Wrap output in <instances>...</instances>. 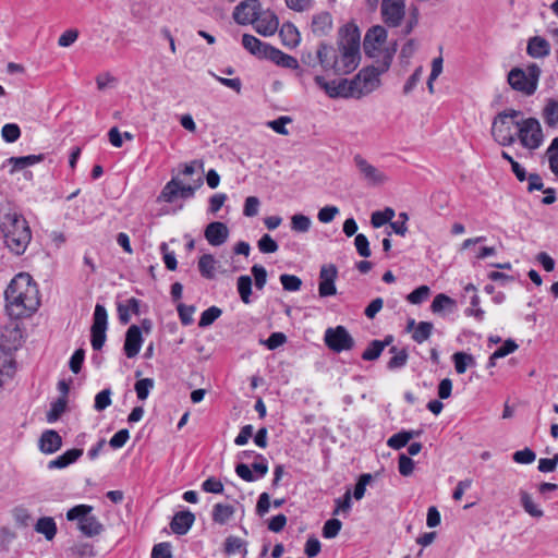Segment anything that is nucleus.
<instances>
[{
  "mask_svg": "<svg viewBox=\"0 0 558 558\" xmlns=\"http://www.w3.org/2000/svg\"><path fill=\"white\" fill-rule=\"evenodd\" d=\"M380 13L388 27H398L405 16L404 0H381Z\"/></svg>",
  "mask_w": 558,
  "mask_h": 558,
  "instance_id": "14",
  "label": "nucleus"
},
{
  "mask_svg": "<svg viewBox=\"0 0 558 558\" xmlns=\"http://www.w3.org/2000/svg\"><path fill=\"white\" fill-rule=\"evenodd\" d=\"M354 165L362 180L369 186H379L385 184L389 178L379 168L368 162L362 155L356 154L353 157Z\"/></svg>",
  "mask_w": 558,
  "mask_h": 558,
  "instance_id": "11",
  "label": "nucleus"
},
{
  "mask_svg": "<svg viewBox=\"0 0 558 558\" xmlns=\"http://www.w3.org/2000/svg\"><path fill=\"white\" fill-rule=\"evenodd\" d=\"M83 449L78 448L66 450L62 454L58 456L56 459L50 460L48 462L47 468L49 470L64 469L71 465L72 463L76 462L83 456Z\"/></svg>",
  "mask_w": 558,
  "mask_h": 558,
  "instance_id": "27",
  "label": "nucleus"
},
{
  "mask_svg": "<svg viewBox=\"0 0 558 558\" xmlns=\"http://www.w3.org/2000/svg\"><path fill=\"white\" fill-rule=\"evenodd\" d=\"M338 269L333 264L324 265L319 271L318 295L327 298L337 293L336 279Z\"/></svg>",
  "mask_w": 558,
  "mask_h": 558,
  "instance_id": "16",
  "label": "nucleus"
},
{
  "mask_svg": "<svg viewBox=\"0 0 558 558\" xmlns=\"http://www.w3.org/2000/svg\"><path fill=\"white\" fill-rule=\"evenodd\" d=\"M5 310L11 318H22L39 306L37 284L25 272L16 275L4 291Z\"/></svg>",
  "mask_w": 558,
  "mask_h": 558,
  "instance_id": "2",
  "label": "nucleus"
},
{
  "mask_svg": "<svg viewBox=\"0 0 558 558\" xmlns=\"http://www.w3.org/2000/svg\"><path fill=\"white\" fill-rule=\"evenodd\" d=\"M177 310L182 325L189 326L193 323V314L195 312V306L179 303Z\"/></svg>",
  "mask_w": 558,
  "mask_h": 558,
  "instance_id": "60",
  "label": "nucleus"
},
{
  "mask_svg": "<svg viewBox=\"0 0 558 558\" xmlns=\"http://www.w3.org/2000/svg\"><path fill=\"white\" fill-rule=\"evenodd\" d=\"M513 124L519 129L518 137L523 147L536 149L542 145L543 131L537 119L527 118L522 122L514 121Z\"/></svg>",
  "mask_w": 558,
  "mask_h": 558,
  "instance_id": "7",
  "label": "nucleus"
},
{
  "mask_svg": "<svg viewBox=\"0 0 558 558\" xmlns=\"http://www.w3.org/2000/svg\"><path fill=\"white\" fill-rule=\"evenodd\" d=\"M315 84L320 87L330 98H349L354 97L351 81L345 78L339 81H326L324 76L316 75L314 77Z\"/></svg>",
  "mask_w": 558,
  "mask_h": 558,
  "instance_id": "13",
  "label": "nucleus"
},
{
  "mask_svg": "<svg viewBox=\"0 0 558 558\" xmlns=\"http://www.w3.org/2000/svg\"><path fill=\"white\" fill-rule=\"evenodd\" d=\"M195 522V515L190 510L177 512L171 522L170 527L177 535H185Z\"/></svg>",
  "mask_w": 558,
  "mask_h": 558,
  "instance_id": "22",
  "label": "nucleus"
},
{
  "mask_svg": "<svg viewBox=\"0 0 558 558\" xmlns=\"http://www.w3.org/2000/svg\"><path fill=\"white\" fill-rule=\"evenodd\" d=\"M354 245L360 256L369 257L372 252L369 248L368 239L363 234L359 233L354 239Z\"/></svg>",
  "mask_w": 558,
  "mask_h": 558,
  "instance_id": "62",
  "label": "nucleus"
},
{
  "mask_svg": "<svg viewBox=\"0 0 558 558\" xmlns=\"http://www.w3.org/2000/svg\"><path fill=\"white\" fill-rule=\"evenodd\" d=\"M38 446L43 453L52 454L61 448L62 438L58 432L47 429L41 434Z\"/></svg>",
  "mask_w": 558,
  "mask_h": 558,
  "instance_id": "23",
  "label": "nucleus"
},
{
  "mask_svg": "<svg viewBox=\"0 0 558 558\" xmlns=\"http://www.w3.org/2000/svg\"><path fill=\"white\" fill-rule=\"evenodd\" d=\"M242 46L252 54L266 59L269 48L271 45L259 40L257 37L251 34H244L242 36Z\"/></svg>",
  "mask_w": 558,
  "mask_h": 558,
  "instance_id": "25",
  "label": "nucleus"
},
{
  "mask_svg": "<svg viewBox=\"0 0 558 558\" xmlns=\"http://www.w3.org/2000/svg\"><path fill=\"white\" fill-rule=\"evenodd\" d=\"M43 159L44 155H27L21 157H10L7 159L5 162L12 166L10 172L14 173L19 170H23L27 167L34 166L43 161Z\"/></svg>",
  "mask_w": 558,
  "mask_h": 558,
  "instance_id": "32",
  "label": "nucleus"
},
{
  "mask_svg": "<svg viewBox=\"0 0 558 558\" xmlns=\"http://www.w3.org/2000/svg\"><path fill=\"white\" fill-rule=\"evenodd\" d=\"M222 314V311L213 305L205 310L199 318L198 326L204 328L210 326L216 319H218Z\"/></svg>",
  "mask_w": 558,
  "mask_h": 558,
  "instance_id": "50",
  "label": "nucleus"
},
{
  "mask_svg": "<svg viewBox=\"0 0 558 558\" xmlns=\"http://www.w3.org/2000/svg\"><path fill=\"white\" fill-rule=\"evenodd\" d=\"M389 353H391L392 356L387 363L388 369H400L407 365L409 359L407 349L399 350L397 347H391Z\"/></svg>",
  "mask_w": 558,
  "mask_h": 558,
  "instance_id": "36",
  "label": "nucleus"
},
{
  "mask_svg": "<svg viewBox=\"0 0 558 558\" xmlns=\"http://www.w3.org/2000/svg\"><path fill=\"white\" fill-rule=\"evenodd\" d=\"M254 29L262 36H272L279 28V19L275 12L270 10L263 11L257 15L256 21L252 23Z\"/></svg>",
  "mask_w": 558,
  "mask_h": 558,
  "instance_id": "18",
  "label": "nucleus"
},
{
  "mask_svg": "<svg viewBox=\"0 0 558 558\" xmlns=\"http://www.w3.org/2000/svg\"><path fill=\"white\" fill-rule=\"evenodd\" d=\"M268 470V461L263 454H255V460L251 465L246 463H238L235 465L236 475L248 483L265 477Z\"/></svg>",
  "mask_w": 558,
  "mask_h": 558,
  "instance_id": "12",
  "label": "nucleus"
},
{
  "mask_svg": "<svg viewBox=\"0 0 558 558\" xmlns=\"http://www.w3.org/2000/svg\"><path fill=\"white\" fill-rule=\"evenodd\" d=\"M266 59L286 69L294 70L299 68V61L294 57L287 54L272 46L269 48Z\"/></svg>",
  "mask_w": 558,
  "mask_h": 558,
  "instance_id": "28",
  "label": "nucleus"
},
{
  "mask_svg": "<svg viewBox=\"0 0 558 558\" xmlns=\"http://www.w3.org/2000/svg\"><path fill=\"white\" fill-rule=\"evenodd\" d=\"M332 24L331 14L327 11H323L313 15L311 29L315 36L322 37L328 35L331 32Z\"/></svg>",
  "mask_w": 558,
  "mask_h": 558,
  "instance_id": "24",
  "label": "nucleus"
},
{
  "mask_svg": "<svg viewBox=\"0 0 558 558\" xmlns=\"http://www.w3.org/2000/svg\"><path fill=\"white\" fill-rule=\"evenodd\" d=\"M235 508L232 505L218 502L214 505L211 519L215 523L223 525L234 515Z\"/></svg>",
  "mask_w": 558,
  "mask_h": 558,
  "instance_id": "33",
  "label": "nucleus"
},
{
  "mask_svg": "<svg viewBox=\"0 0 558 558\" xmlns=\"http://www.w3.org/2000/svg\"><path fill=\"white\" fill-rule=\"evenodd\" d=\"M492 135L502 146H509L514 143L515 135L512 132L511 125L506 121V114H498L495 118L492 125Z\"/></svg>",
  "mask_w": 558,
  "mask_h": 558,
  "instance_id": "17",
  "label": "nucleus"
},
{
  "mask_svg": "<svg viewBox=\"0 0 558 558\" xmlns=\"http://www.w3.org/2000/svg\"><path fill=\"white\" fill-rule=\"evenodd\" d=\"M111 404V390L104 389L99 391L95 397L94 408L100 412L106 410Z\"/></svg>",
  "mask_w": 558,
  "mask_h": 558,
  "instance_id": "58",
  "label": "nucleus"
},
{
  "mask_svg": "<svg viewBox=\"0 0 558 558\" xmlns=\"http://www.w3.org/2000/svg\"><path fill=\"white\" fill-rule=\"evenodd\" d=\"M430 290L427 286H421L408 294L407 300L412 304H421L429 296Z\"/></svg>",
  "mask_w": 558,
  "mask_h": 558,
  "instance_id": "61",
  "label": "nucleus"
},
{
  "mask_svg": "<svg viewBox=\"0 0 558 558\" xmlns=\"http://www.w3.org/2000/svg\"><path fill=\"white\" fill-rule=\"evenodd\" d=\"M141 301L130 298L124 303H118L117 311L121 324L126 325L131 319V313L137 315L140 313Z\"/></svg>",
  "mask_w": 558,
  "mask_h": 558,
  "instance_id": "30",
  "label": "nucleus"
},
{
  "mask_svg": "<svg viewBox=\"0 0 558 558\" xmlns=\"http://www.w3.org/2000/svg\"><path fill=\"white\" fill-rule=\"evenodd\" d=\"M384 71L385 69L379 70L375 66L362 69L355 77L351 80L354 98H361L377 89L380 85L379 76Z\"/></svg>",
  "mask_w": 558,
  "mask_h": 558,
  "instance_id": "6",
  "label": "nucleus"
},
{
  "mask_svg": "<svg viewBox=\"0 0 558 558\" xmlns=\"http://www.w3.org/2000/svg\"><path fill=\"white\" fill-rule=\"evenodd\" d=\"M107 328H108V313L106 307L97 303L95 305L94 314H93V324L90 327V344L93 350L99 351L102 349L106 339H107Z\"/></svg>",
  "mask_w": 558,
  "mask_h": 558,
  "instance_id": "9",
  "label": "nucleus"
},
{
  "mask_svg": "<svg viewBox=\"0 0 558 558\" xmlns=\"http://www.w3.org/2000/svg\"><path fill=\"white\" fill-rule=\"evenodd\" d=\"M433 327V324L429 322H420L414 329L412 339L416 343H423L430 337Z\"/></svg>",
  "mask_w": 558,
  "mask_h": 558,
  "instance_id": "46",
  "label": "nucleus"
},
{
  "mask_svg": "<svg viewBox=\"0 0 558 558\" xmlns=\"http://www.w3.org/2000/svg\"><path fill=\"white\" fill-rule=\"evenodd\" d=\"M2 232L7 247L16 255L23 254L32 240V231L27 220L17 213L4 215Z\"/></svg>",
  "mask_w": 558,
  "mask_h": 558,
  "instance_id": "3",
  "label": "nucleus"
},
{
  "mask_svg": "<svg viewBox=\"0 0 558 558\" xmlns=\"http://www.w3.org/2000/svg\"><path fill=\"white\" fill-rule=\"evenodd\" d=\"M412 439V435L405 434V430H401L397 434H393L388 440L387 445L395 449L400 450L407 446V444Z\"/></svg>",
  "mask_w": 558,
  "mask_h": 558,
  "instance_id": "52",
  "label": "nucleus"
},
{
  "mask_svg": "<svg viewBox=\"0 0 558 558\" xmlns=\"http://www.w3.org/2000/svg\"><path fill=\"white\" fill-rule=\"evenodd\" d=\"M66 408V399L58 398L53 402L50 403V409L46 414V418L48 423L57 422Z\"/></svg>",
  "mask_w": 558,
  "mask_h": 558,
  "instance_id": "42",
  "label": "nucleus"
},
{
  "mask_svg": "<svg viewBox=\"0 0 558 558\" xmlns=\"http://www.w3.org/2000/svg\"><path fill=\"white\" fill-rule=\"evenodd\" d=\"M387 39V31L381 25H375L371 27L364 37V51L369 57L374 56V52L379 49V47L386 41Z\"/></svg>",
  "mask_w": 558,
  "mask_h": 558,
  "instance_id": "19",
  "label": "nucleus"
},
{
  "mask_svg": "<svg viewBox=\"0 0 558 558\" xmlns=\"http://www.w3.org/2000/svg\"><path fill=\"white\" fill-rule=\"evenodd\" d=\"M393 217L395 210L387 207L384 210L374 211L371 217V223L374 228H380L387 222H390Z\"/></svg>",
  "mask_w": 558,
  "mask_h": 558,
  "instance_id": "44",
  "label": "nucleus"
},
{
  "mask_svg": "<svg viewBox=\"0 0 558 558\" xmlns=\"http://www.w3.org/2000/svg\"><path fill=\"white\" fill-rule=\"evenodd\" d=\"M287 337L283 332H272L266 340L259 342L264 344L268 350H276L277 348L284 344Z\"/></svg>",
  "mask_w": 558,
  "mask_h": 558,
  "instance_id": "59",
  "label": "nucleus"
},
{
  "mask_svg": "<svg viewBox=\"0 0 558 558\" xmlns=\"http://www.w3.org/2000/svg\"><path fill=\"white\" fill-rule=\"evenodd\" d=\"M456 306V301L450 296L439 293L437 294L430 305V310L433 313H441L445 310L453 311Z\"/></svg>",
  "mask_w": 558,
  "mask_h": 558,
  "instance_id": "39",
  "label": "nucleus"
},
{
  "mask_svg": "<svg viewBox=\"0 0 558 558\" xmlns=\"http://www.w3.org/2000/svg\"><path fill=\"white\" fill-rule=\"evenodd\" d=\"M312 221L310 217L303 214H295L291 217V229L298 233H305L311 229Z\"/></svg>",
  "mask_w": 558,
  "mask_h": 558,
  "instance_id": "47",
  "label": "nucleus"
},
{
  "mask_svg": "<svg viewBox=\"0 0 558 558\" xmlns=\"http://www.w3.org/2000/svg\"><path fill=\"white\" fill-rule=\"evenodd\" d=\"M216 260L211 254H204L198 259V270L202 277L213 279L215 277Z\"/></svg>",
  "mask_w": 558,
  "mask_h": 558,
  "instance_id": "37",
  "label": "nucleus"
},
{
  "mask_svg": "<svg viewBox=\"0 0 558 558\" xmlns=\"http://www.w3.org/2000/svg\"><path fill=\"white\" fill-rule=\"evenodd\" d=\"M238 292L243 303L248 304L251 302L252 294V279L247 275L240 276L238 278Z\"/></svg>",
  "mask_w": 558,
  "mask_h": 558,
  "instance_id": "43",
  "label": "nucleus"
},
{
  "mask_svg": "<svg viewBox=\"0 0 558 558\" xmlns=\"http://www.w3.org/2000/svg\"><path fill=\"white\" fill-rule=\"evenodd\" d=\"M361 33L353 23L343 25L338 33L337 48L331 46L323 61V70L332 71L337 75L353 72L361 60Z\"/></svg>",
  "mask_w": 558,
  "mask_h": 558,
  "instance_id": "1",
  "label": "nucleus"
},
{
  "mask_svg": "<svg viewBox=\"0 0 558 558\" xmlns=\"http://www.w3.org/2000/svg\"><path fill=\"white\" fill-rule=\"evenodd\" d=\"M328 51H331V45L320 43L316 52L304 51L301 56V62L310 68H315L318 64L323 68V61L326 59Z\"/></svg>",
  "mask_w": 558,
  "mask_h": 558,
  "instance_id": "26",
  "label": "nucleus"
},
{
  "mask_svg": "<svg viewBox=\"0 0 558 558\" xmlns=\"http://www.w3.org/2000/svg\"><path fill=\"white\" fill-rule=\"evenodd\" d=\"M279 279L286 291L295 292L301 289L302 280L295 275L282 274Z\"/></svg>",
  "mask_w": 558,
  "mask_h": 558,
  "instance_id": "54",
  "label": "nucleus"
},
{
  "mask_svg": "<svg viewBox=\"0 0 558 558\" xmlns=\"http://www.w3.org/2000/svg\"><path fill=\"white\" fill-rule=\"evenodd\" d=\"M35 531L43 534L47 541H51L57 534V524L53 518L43 517L36 522Z\"/></svg>",
  "mask_w": 558,
  "mask_h": 558,
  "instance_id": "35",
  "label": "nucleus"
},
{
  "mask_svg": "<svg viewBox=\"0 0 558 558\" xmlns=\"http://www.w3.org/2000/svg\"><path fill=\"white\" fill-rule=\"evenodd\" d=\"M470 304H471V307L466 308L464 311V314L466 316H473L477 322H482L484 319L485 312H484V310H482L478 306L480 305V296L477 295V293H474L471 295Z\"/></svg>",
  "mask_w": 558,
  "mask_h": 558,
  "instance_id": "51",
  "label": "nucleus"
},
{
  "mask_svg": "<svg viewBox=\"0 0 558 558\" xmlns=\"http://www.w3.org/2000/svg\"><path fill=\"white\" fill-rule=\"evenodd\" d=\"M324 342L335 353L351 351L355 345L353 337L341 325L327 328L324 333Z\"/></svg>",
  "mask_w": 558,
  "mask_h": 558,
  "instance_id": "8",
  "label": "nucleus"
},
{
  "mask_svg": "<svg viewBox=\"0 0 558 558\" xmlns=\"http://www.w3.org/2000/svg\"><path fill=\"white\" fill-rule=\"evenodd\" d=\"M543 118L545 123L554 128L558 123V101L555 99H548L544 110Z\"/></svg>",
  "mask_w": 558,
  "mask_h": 558,
  "instance_id": "40",
  "label": "nucleus"
},
{
  "mask_svg": "<svg viewBox=\"0 0 558 558\" xmlns=\"http://www.w3.org/2000/svg\"><path fill=\"white\" fill-rule=\"evenodd\" d=\"M291 122H292V119L290 117L281 116L276 120L267 122V126L280 135H288L289 131L286 128V125Z\"/></svg>",
  "mask_w": 558,
  "mask_h": 558,
  "instance_id": "56",
  "label": "nucleus"
},
{
  "mask_svg": "<svg viewBox=\"0 0 558 558\" xmlns=\"http://www.w3.org/2000/svg\"><path fill=\"white\" fill-rule=\"evenodd\" d=\"M143 341L141 328L137 325L130 326L125 333L124 354L129 359L135 357L141 351Z\"/></svg>",
  "mask_w": 558,
  "mask_h": 558,
  "instance_id": "21",
  "label": "nucleus"
},
{
  "mask_svg": "<svg viewBox=\"0 0 558 558\" xmlns=\"http://www.w3.org/2000/svg\"><path fill=\"white\" fill-rule=\"evenodd\" d=\"M452 360L454 363V368L458 374H464L468 367L475 365V360L471 354L465 352H456L452 355Z\"/></svg>",
  "mask_w": 558,
  "mask_h": 558,
  "instance_id": "38",
  "label": "nucleus"
},
{
  "mask_svg": "<svg viewBox=\"0 0 558 558\" xmlns=\"http://www.w3.org/2000/svg\"><path fill=\"white\" fill-rule=\"evenodd\" d=\"M549 169L558 179V137H555L546 150Z\"/></svg>",
  "mask_w": 558,
  "mask_h": 558,
  "instance_id": "48",
  "label": "nucleus"
},
{
  "mask_svg": "<svg viewBox=\"0 0 558 558\" xmlns=\"http://www.w3.org/2000/svg\"><path fill=\"white\" fill-rule=\"evenodd\" d=\"M151 558H172L171 545L168 542L156 544L151 549Z\"/></svg>",
  "mask_w": 558,
  "mask_h": 558,
  "instance_id": "64",
  "label": "nucleus"
},
{
  "mask_svg": "<svg viewBox=\"0 0 558 558\" xmlns=\"http://www.w3.org/2000/svg\"><path fill=\"white\" fill-rule=\"evenodd\" d=\"M203 185L202 177H198L194 185L183 184L178 178H172L162 189L159 201L172 203L177 197L191 198L195 191Z\"/></svg>",
  "mask_w": 558,
  "mask_h": 558,
  "instance_id": "10",
  "label": "nucleus"
},
{
  "mask_svg": "<svg viewBox=\"0 0 558 558\" xmlns=\"http://www.w3.org/2000/svg\"><path fill=\"white\" fill-rule=\"evenodd\" d=\"M384 351V344L380 340H372L367 348L362 353V360L375 361Z\"/></svg>",
  "mask_w": 558,
  "mask_h": 558,
  "instance_id": "49",
  "label": "nucleus"
},
{
  "mask_svg": "<svg viewBox=\"0 0 558 558\" xmlns=\"http://www.w3.org/2000/svg\"><path fill=\"white\" fill-rule=\"evenodd\" d=\"M351 498H352L351 492L348 489L341 498H338L335 500L336 508L332 511V514L337 515L339 513L349 512V510L352 507Z\"/></svg>",
  "mask_w": 558,
  "mask_h": 558,
  "instance_id": "57",
  "label": "nucleus"
},
{
  "mask_svg": "<svg viewBox=\"0 0 558 558\" xmlns=\"http://www.w3.org/2000/svg\"><path fill=\"white\" fill-rule=\"evenodd\" d=\"M549 43L539 36H534L529 39L526 52L532 58H544L549 54Z\"/></svg>",
  "mask_w": 558,
  "mask_h": 558,
  "instance_id": "29",
  "label": "nucleus"
},
{
  "mask_svg": "<svg viewBox=\"0 0 558 558\" xmlns=\"http://www.w3.org/2000/svg\"><path fill=\"white\" fill-rule=\"evenodd\" d=\"M262 4L259 0H244L235 5L233 10V19L240 25L254 23L258 14H260Z\"/></svg>",
  "mask_w": 558,
  "mask_h": 558,
  "instance_id": "15",
  "label": "nucleus"
},
{
  "mask_svg": "<svg viewBox=\"0 0 558 558\" xmlns=\"http://www.w3.org/2000/svg\"><path fill=\"white\" fill-rule=\"evenodd\" d=\"M279 36L282 44L289 48H294L300 44L301 36L294 24L287 22L283 23L279 29Z\"/></svg>",
  "mask_w": 558,
  "mask_h": 558,
  "instance_id": "31",
  "label": "nucleus"
},
{
  "mask_svg": "<svg viewBox=\"0 0 558 558\" xmlns=\"http://www.w3.org/2000/svg\"><path fill=\"white\" fill-rule=\"evenodd\" d=\"M93 507L89 505H76L68 510L66 520L76 521L77 529L86 537H96L104 532V525L99 519L94 515Z\"/></svg>",
  "mask_w": 558,
  "mask_h": 558,
  "instance_id": "5",
  "label": "nucleus"
},
{
  "mask_svg": "<svg viewBox=\"0 0 558 558\" xmlns=\"http://www.w3.org/2000/svg\"><path fill=\"white\" fill-rule=\"evenodd\" d=\"M257 245L259 251L265 254H270L278 251L277 242L269 234H264L258 240Z\"/></svg>",
  "mask_w": 558,
  "mask_h": 558,
  "instance_id": "63",
  "label": "nucleus"
},
{
  "mask_svg": "<svg viewBox=\"0 0 558 558\" xmlns=\"http://www.w3.org/2000/svg\"><path fill=\"white\" fill-rule=\"evenodd\" d=\"M236 551H241L245 556L247 554L246 542L236 536H228L225 541V553L233 555Z\"/></svg>",
  "mask_w": 558,
  "mask_h": 558,
  "instance_id": "41",
  "label": "nucleus"
},
{
  "mask_svg": "<svg viewBox=\"0 0 558 558\" xmlns=\"http://www.w3.org/2000/svg\"><path fill=\"white\" fill-rule=\"evenodd\" d=\"M155 386L153 378L138 379L134 385V390L138 400L144 401L148 398L151 389Z\"/></svg>",
  "mask_w": 558,
  "mask_h": 558,
  "instance_id": "45",
  "label": "nucleus"
},
{
  "mask_svg": "<svg viewBox=\"0 0 558 558\" xmlns=\"http://www.w3.org/2000/svg\"><path fill=\"white\" fill-rule=\"evenodd\" d=\"M1 136L7 143H14L21 136L20 126L15 123H7L2 126Z\"/></svg>",
  "mask_w": 558,
  "mask_h": 558,
  "instance_id": "53",
  "label": "nucleus"
},
{
  "mask_svg": "<svg viewBox=\"0 0 558 558\" xmlns=\"http://www.w3.org/2000/svg\"><path fill=\"white\" fill-rule=\"evenodd\" d=\"M541 73L536 63L529 64L526 69L515 66L508 73V84L512 89L532 96L537 89Z\"/></svg>",
  "mask_w": 558,
  "mask_h": 558,
  "instance_id": "4",
  "label": "nucleus"
},
{
  "mask_svg": "<svg viewBox=\"0 0 558 558\" xmlns=\"http://www.w3.org/2000/svg\"><path fill=\"white\" fill-rule=\"evenodd\" d=\"M204 236L213 246L225 244L229 238V229L226 223L214 221L206 226Z\"/></svg>",
  "mask_w": 558,
  "mask_h": 558,
  "instance_id": "20",
  "label": "nucleus"
},
{
  "mask_svg": "<svg viewBox=\"0 0 558 558\" xmlns=\"http://www.w3.org/2000/svg\"><path fill=\"white\" fill-rule=\"evenodd\" d=\"M341 527L342 523L340 520L336 518L329 519L323 526V536L328 539L335 538L339 534Z\"/></svg>",
  "mask_w": 558,
  "mask_h": 558,
  "instance_id": "55",
  "label": "nucleus"
},
{
  "mask_svg": "<svg viewBox=\"0 0 558 558\" xmlns=\"http://www.w3.org/2000/svg\"><path fill=\"white\" fill-rule=\"evenodd\" d=\"M519 495L521 506L529 515L535 519H539L544 515V510L534 502L532 496L527 492L521 490Z\"/></svg>",
  "mask_w": 558,
  "mask_h": 558,
  "instance_id": "34",
  "label": "nucleus"
}]
</instances>
